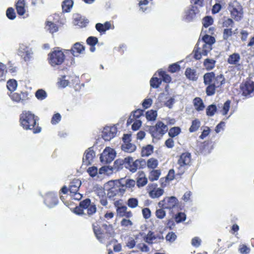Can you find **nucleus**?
Listing matches in <instances>:
<instances>
[{"mask_svg": "<svg viewBox=\"0 0 254 254\" xmlns=\"http://www.w3.org/2000/svg\"><path fill=\"white\" fill-rule=\"evenodd\" d=\"M216 111L217 107L216 105L212 104L207 107L206 111V113L208 116L212 117L214 115Z\"/></svg>", "mask_w": 254, "mask_h": 254, "instance_id": "obj_40", "label": "nucleus"}, {"mask_svg": "<svg viewBox=\"0 0 254 254\" xmlns=\"http://www.w3.org/2000/svg\"><path fill=\"white\" fill-rule=\"evenodd\" d=\"M93 203L89 198H86L80 202L79 207L75 208L74 212L78 215L85 214V210Z\"/></svg>", "mask_w": 254, "mask_h": 254, "instance_id": "obj_17", "label": "nucleus"}, {"mask_svg": "<svg viewBox=\"0 0 254 254\" xmlns=\"http://www.w3.org/2000/svg\"><path fill=\"white\" fill-rule=\"evenodd\" d=\"M105 190L107 191V196L111 199H115L122 196L125 192V186L120 185L118 182L110 181L105 184Z\"/></svg>", "mask_w": 254, "mask_h": 254, "instance_id": "obj_3", "label": "nucleus"}, {"mask_svg": "<svg viewBox=\"0 0 254 254\" xmlns=\"http://www.w3.org/2000/svg\"><path fill=\"white\" fill-rule=\"evenodd\" d=\"M117 132L116 128L114 127H106L102 131V136L106 141H109L115 137Z\"/></svg>", "mask_w": 254, "mask_h": 254, "instance_id": "obj_15", "label": "nucleus"}, {"mask_svg": "<svg viewBox=\"0 0 254 254\" xmlns=\"http://www.w3.org/2000/svg\"><path fill=\"white\" fill-rule=\"evenodd\" d=\"M195 109L197 111H201L205 108L204 104L202 100L199 97H196L193 101Z\"/></svg>", "mask_w": 254, "mask_h": 254, "instance_id": "obj_27", "label": "nucleus"}, {"mask_svg": "<svg viewBox=\"0 0 254 254\" xmlns=\"http://www.w3.org/2000/svg\"><path fill=\"white\" fill-rule=\"evenodd\" d=\"M186 216L184 213L179 212L175 217V221L177 223H180L181 222L185 221L186 220Z\"/></svg>", "mask_w": 254, "mask_h": 254, "instance_id": "obj_55", "label": "nucleus"}, {"mask_svg": "<svg viewBox=\"0 0 254 254\" xmlns=\"http://www.w3.org/2000/svg\"><path fill=\"white\" fill-rule=\"evenodd\" d=\"M65 77V76H62V77L58 81V83L60 86L63 88L66 87L69 84L68 80L66 79Z\"/></svg>", "mask_w": 254, "mask_h": 254, "instance_id": "obj_58", "label": "nucleus"}, {"mask_svg": "<svg viewBox=\"0 0 254 254\" xmlns=\"http://www.w3.org/2000/svg\"><path fill=\"white\" fill-rule=\"evenodd\" d=\"M203 80L205 85L213 84V83H215V85H222L225 81L222 74H219L216 76L213 72L205 73L203 75Z\"/></svg>", "mask_w": 254, "mask_h": 254, "instance_id": "obj_7", "label": "nucleus"}, {"mask_svg": "<svg viewBox=\"0 0 254 254\" xmlns=\"http://www.w3.org/2000/svg\"><path fill=\"white\" fill-rule=\"evenodd\" d=\"M179 201L175 196L166 197L158 202V205L160 208L173 210L178 206Z\"/></svg>", "mask_w": 254, "mask_h": 254, "instance_id": "obj_10", "label": "nucleus"}, {"mask_svg": "<svg viewBox=\"0 0 254 254\" xmlns=\"http://www.w3.org/2000/svg\"><path fill=\"white\" fill-rule=\"evenodd\" d=\"M158 74L159 76L162 78L163 81L166 83L170 82L171 81V77L168 74H166L165 71L159 70Z\"/></svg>", "mask_w": 254, "mask_h": 254, "instance_id": "obj_45", "label": "nucleus"}, {"mask_svg": "<svg viewBox=\"0 0 254 254\" xmlns=\"http://www.w3.org/2000/svg\"><path fill=\"white\" fill-rule=\"evenodd\" d=\"M215 42V38L208 35H204L202 40H198L193 51V57L199 60L202 56H206L212 50V45Z\"/></svg>", "mask_w": 254, "mask_h": 254, "instance_id": "obj_1", "label": "nucleus"}, {"mask_svg": "<svg viewBox=\"0 0 254 254\" xmlns=\"http://www.w3.org/2000/svg\"><path fill=\"white\" fill-rule=\"evenodd\" d=\"M243 95L246 97H250L254 95V82L249 79L246 80L241 86Z\"/></svg>", "mask_w": 254, "mask_h": 254, "instance_id": "obj_12", "label": "nucleus"}, {"mask_svg": "<svg viewBox=\"0 0 254 254\" xmlns=\"http://www.w3.org/2000/svg\"><path fill=\"white\" fill-rule=\"evenodd\" d=\"M191 154L189 152L182 153L179 158L177 162L178 169L179 170V174H183L188 168L190 165Z\"/></svg>", "mask_w": 254, "mask_h": 254, "instance_id": "obj_8", "label": "nucleus"}, {"mask_svg": "<svg viewBox=\"0 0 254 254\" xmlns=\"http://www.w3.org/2000/svg\"><path fill=\"white\" fill-rule=\"evenodd\" d=\"M234 24L233 20L230 18H227L223 22V26L227 28L232 27Z\"/></svg>", "mask_w": 254, "mask_h": 254, "instance_id": "obj_56", "label": "nucleus"}, {"mask_svg": "<svg viewBox=\"0 0 254 254\" xmlns=\"http://www.w3.org/2000/svg\"><path fill=\"white\" fill-rule=\"evenodd\" d=\"M181 129L179 127H173L170 129L168 134L171 137H174L180 134Z\"/></svg>", "mask_w": 254, "mask_h": 254, "instance_id": "obj_42", "label": "nucleus"}, {"mask_svg": "<svg viewBox=\"0 0 254 254\" xmlns=\"http://www.w3.org/2000/svg\"><path fill=\"white\" fill-rule=\"evenodd\" d=\"M233 32L231 28H226L224 29L223 38L224 40H227L232 35Z\"/></svg>", "mask_w": 254, "mask_h": 254, "instance_id": "obj_51", "label": "nucleus"}, {"mask_svg": "<svg viewBox=\"0 0 254 254\" xmlns=\"http://www.w3.org/2000/svg\"><path fill=\"white\" fill-rule=\"evenodd\" d=\"M145 165V162L143 159H137L131 164V166H128L127 169L129 170L130 171L134 173L136 172L138 168H141Z\"/></svg>", "mask_w": 254, "mask_h": 254, "instance_id": "obj_20", "label": "nucleus"}, {"mask_svg": "<svg viewBox=\"0 0 254 254\" xmlns=\"http://www.w3.org/2000/svg\"><path fill=\"white\" fill-rule=\"evenodd\" d=\"M46 26L48 30H49L50 32L51 33H54L58 30L57 25L52 22L48 21Z\"/></svg>", "mask_w": 254, "mask_h": 254, "instance_id": "obj_43", "label": "nucleus"}, {"mask_svg": "<svg viewBox=\"0 0 254 254\" xmlns=\"http://www.w3.org/2000/svg\"><path fill=\"white\" fill-rule=\"evenodd\" d=\"M17 54L25 62H28L33 58V52L28 45L22 43L19 45Z\"/></svg>", "mask_w": 254, "mask_h": 254, "instance_id": "obj_9", "label": "nucleus"}, {"mask_svg": "<svg viewBox=\"0 0 254 254\" xmlns=\"http://www.w3.org/2000/svg\"><path fill=\"white\" fill-rule=\"evenodd\" d=\"M157 116V111L155 110H151L146 113V118L148 121H155Z\"/></svg>", "mask_w": 254, "mask_h": 254, "instance_id": "obj_38", "label": "nucleus"}, {"mask_svg": "<svg viewBox=\"0 0 254 254\" xmlns=\"http://www.w3.org/2000/svg\"><path fill=\"white\" fill-rule=\"evenodd\" d=\"M61 120V116L60 114L57 113L53 116L51 120V123L53 125L58 124Z\"/></svg>", "mask_w": 254, "mask_h": 254, "instance_id": "obj_61", "label": "nucleus"}, {"mask_svg": "<svg viewBox=\"0 0 254 254\" xmlns=\"http://www.w3.org/2000/svg\"><path fill=\"white\" fill-rule=\"evenodd\" d=\"M6 14L7 17L11 20H13L16 17L15 12L14 9L12 7H9L7 8L6 12Z\"/></svg>", "mask_w": 254, "mask_h": 254, "instance_id": "obj_49", "label": "nucleus"}, {"mask_svg": "<svg viewBox=\"0 0 254 254\" xmlns=\"http://www.w3.org/2000/svg\"><path fill=\"white\" fill-rule=\"evenodd\" d=\"M35 96L38 99L42 100L47 97V93L44 90L39 89L36 92Z\"/></svg>", "mask_w": 254, "mask_h": 254, "instance_id": "obj_47", "label": "nucleus"}, {"mask_svg": "<svg viewBox=\"0 0 254 254\" xmlns=\"http://www.w3.org/2000/svg\"><path fill=\"white\" fill-rule=\"evenodd\" d=\"M152 100L150 98L145 99L143 100L142 105L144 109L149 108L152 104Z\"/></svg>", "mask_w": 254, "mask_h": 254, "instance_id": "obj_63", "label": "nucleus"}, {"mask_svg": "<svg viewBox=\"0 0 254 254\" xmlns=\"http://www.w3.org/2000/svg\"><path fill=\"white\" fill-rule=\"evenodd\" d=\"M240 55L238 53H234L229 56L228 62L231 64H236L240 61Z\"/></svg>", "mask_w": 254, "mask_h": 254, "instance_id": "obj_30", "label": "nucleus"}, {"mask_svg": "<svg viewBox=\"0 0 254 254\" xmlns=\"http://www.w3.org/2000/svg\"><path fill=\"white\" fill-rule=\"evenodd\" d=\"M185 75L188 79L193 81H196L198 78L196 70L193 68H187L185 71Z\"/></svg>", "mask_w": 254, "mask_h": 254, "instance_id": "obj_25", "label": "nucleus"}, {"mask_svg": "<svg viewBox=\"0 0 254 254\" xmlns=\"http://www.w3.org/2000/svg\"><path fill=\"white\" fill-rule=\"evenodd\" d=\"M167 125L162 122H158L155 126L149 127V131L151 136L154 138H160L168 131Z\"/></svg>", "mask_w": 254, "mask_h": 254, "instance_id": "obj_6", "label": "nucleus"}, {"mask_svg": "<svg viewBox=\"0 0 254 254\" xmlns=\"http://www.w3.org/2000/svg\"><path fill=\"white\" fill-rule=\"evenodd\" d=\"M5 69V65L2 63H0V80H4L6 72Z\"/></svg>", "mask_w": 254, "mask_h": 254, "instance_id": "obj_53", "label": "nucleus"}, {"mask_svg": "<svg viewBox=\"0 0 254 254\" xmlns=\"http://www.w3.org/2000/svg\"><path fill=\"white\" fill-rule=\"evenodd\" d=\"M147 183V179L145 177L143 173L139 175V177L137 179L136 184L138 187L145 186Z\"/></svg>", "mask_w": 254, "mask_h": 254, "instance_id": "obj_36", "label": "nucleus"}, {"mask_svg": "<svg viewBox=\"0 0 254 254\" xmlns=\"http://www.w3.org/2000/svg\"><path fill=\"white\" fill-rule=\"evenodd\" d=\"M85 212L86 214L87 213L89 216L93 215L96 212V205L93 203L85 210Z\"/></svg>", "mask_w": 254, "mask_h": 254, "instance_id": "obj_50", "label": "nucleus"}, {"mask_svg": "<svg viewBox=\"0 0 254 254\" xmlns=\"http://www.w3.org/2000/svg\"><path fill=\"white\" fill-rule=\"evenodd\" d=\"M164 190L161 188H154L149 192V196L152 198H158L164 193Z\"/></svg>", "mask_w": 254, "mask_h": 254, "instance_id": "obj_28", "label": "nucleus"}, {"mask_svg": "<svg viewBox=\"0 0 254 254\" xmlns=\"http://www.w3.org/2000/svg\"><path fill=\"white\" fill-rule=\"evenodd\" d=\"M95 156L94 151L90 148L86 150L83 157V162L85 165L91 164Z\"/></svg>", "mask_w": 254, "mask_h": 254, "instance_id": "obj_18", "label": "nucleus"}, {"mask_svg": "<svg viewBox=\"0 0 254 254\" xmlns=\"http://www.w3.org/2000/svg\"><path fill=\"white\" fill-rule=\"evenodd\" d=\"M127 204L128 207L134 208L138 206V201L136 198H130L128 199Z\"/></svg>", "mask_w": 254, "mask_h": 254, "instance_id": "obj_46", "label": "nucleus"}, {"mask_svg": "<svg viewBox=\"0 0 254 254\" xmlns=\"http://www.w3.org/2000/svg\"><path fill=\"white\" fill-rule=\"evenodd\" d=\"M38 120V118L30 111H23L20 116V124L25 130H33L34 133H39L41 128L39 127H34Z\"/></svg>", "mask_w": 254, "mask_h": 254, "instance_id": "obj_2", "label": "nucleus"}, {"mask_svg": "<svg viewBox=\"0 0 254 254\" xmlns=\"http://www.w3.org/2000/svg\"><path fill=\"white\" fill-rule=\"evenodd\" d=\"M158 160L154 158H150L147 161V167L151 169H154L158 166Z\"/></svg>", "mask_w": 254, "mask_h": 254, "instance_id": "obj_48", "label": "nucleus"}, {"mask_svg": "<svg viewBox=\"0 0 254 254\" xmlns=\"http://www.w3.org/2000/svg\"><path fill=\"white\" fill-rule=\"evenodd\" d=\"M87 43L91 46H94L98 42V39L95 37H89L86 40Z\"/></svg>", "mask_w": 254, "mask_h": 254, "instance_id": "obj_60", "label": "nucleus"}, {"mask_svg": "<svg viewBox=\"0 0 254 254\" xmlns=\"http://www.w3.org/2000/svg\"><path fill=\"white\" fill-rule=\"evenodd\" d=\"M161 83V80L157 77H152L150 81V86L154 88H157Z\"/></svg>", "mask_w": 254, "mask_h": 254, "instance_id": "obj_44", "label": "nucleus"}, {"mask_svg": "<svg viewBox=\"0 0 254 254\" xmlns=\"http://www.w3.org/2000/svg\"><path fill=\"white\" fill-rule=\"evenodd\" d=\"M16 9L19 15H23L26 12V2L24 0H18L15 4Z\"/></svg>", "mask_w": 254, "mask_h": 254, "instance_id": "obj_22", "label": "nucleus"}, {"mask_svg": "<svg viewBox=\"0 0 254 254\" xmlns=\"http://www.w3.org/2000/svg\"><path fill=\"white\" fill-rule=\"evenodd\" d=\"M163 208H160L156 211V216L159 219H163L166 216V212Z\"/></svg>", "mask_w": 254, "mask_h": 254, "instance_id": "obj_54", "label": "nucleus"}, {"mask_svg": "<svg viewBox=\"0 0 254 254\" xmlns=\"http://www.w3.org/2000/svg\"><path fill=\"white\" fill-rule=\"evenodd\" d=\"M119 201H117L115 202V205L117 207V212L120 216H124L125 213L127 210V207L126 206H118Z\"/></svg>", "mask_w": 254, "mask_h": 254, "instance_id": "obj_33", "label": "nucleus"}, {"mask_svg": "<svg viewBox=\"0 0 254 254\" xmlns=\"http://www.w3.org/2000/svg\"><path fill=\"white\" fill-rule=\"evenodd\" d=\"M177 238V235L173 232L169 233L166 236V239L167 241L172 243L174 242Z\"/></svg>", "mask_w": 254, "mask_h": 254, "instance_id": "obj_57", "label": "nucleus"}, {"mask_svg": "<svg viewBox=\"0 0 254 254\" xmlns=\"http://www.w3.org/2000/svg\"><path fill=\"white\" fill-rule=\"evenodd\" d=\"M163 239V236L161 234L155 235L151 231L143 237L144 241L149 245L160 243Z\"/></svg>", "mask_w": 254, "mask_h": 254, "instance_id": "obj_13", "label": "nucleus"}, {"mask_svg": "<svg viewBox=\"0 0 254 254\" xmlns=\"http://www.w3.org/2000/svg\"><path fill=\"white\" fill-rule=\"evenodd\" d=\"M230 103H231L230 101L227 100L224 104V105L223 107V110H222V115H226L227 114V113L228 112L229 109H230Z\"/></svg>", "mask_w": 254, "mask_h": 254, "instance_id": "obj_59", "label": "nucleus"}, {"mask_svg": "<svg viewBox=\"0 0 254 254\" xmlns=\"http://www.w3.org/2000/svg\"><path fill=\"white\" fill-rule=\"evenodd\" d=\"M239 251L242 254H248L250 252V249L245 245H242L240 246Z\"/></svg>", "mask_w": 254, "mask_h": 254, "instance_id": "obj_62", "label": "nucleus"}, {"mask_svg": "<svg viewBox=\"0 0 254 254\" xmlns=\"http://www.w3.org/2000/svg\"><path fill=\"white\" fill-rule=\"evenodd\" d=\"M73 4L72 0H65L62 4L63 10L65 12H68L72 7Z\"/></svg>", "mask_w": 254, "mask_h": 254, "instance_id": "obj_39", "label": "nucleus"}, {"mask_svg": "<svg viewBox=\"0 0 254 254\" xmlns=\"http://www.w3.org/2000/svg\"><path fill=\"white\" fill-rule=\"evenodd\" d=\"M222 85H215V83L213 84H209L206 88V93L208 96H212L215 93L216 88L219 87Z\"/></svg>", "mask_w": 254, "mask_h": 254, "instance_id": "obj_31", "label": "nucleus"}, {"mask_svg": "<svg viewBox=\"0 0 254 254\" xmlns=\"http://www.w3.org/2000/svg\"><path fill=\"white\" fill-rule=\"evenodd\" d=\"M84 51V47L80 43L77 42L73 45L71 49V53L73 56L77 57L79 54H83Z\"/></svg>", "mask_w": 254, "mask_h": 254, "instance_id": "obj_19", "label": "nucleus"}, {"mask_svg": "<svg viewBox=\"0 0 254 254\" xmlns=\"http://www.w3.org/2000/svg\"><path fill=\"white\" fill-rule=\"evenodd\" d=\"M116 152L113 148L107 147L101 154L100 159L103 164L111 163L115 159Z\"/></svg>", "mask_w": 254, "mask_h": 254, "instance_id": "obj_11", "label": "nucleus"}, {"mask_svg": "<svg viewBox=\"0 0 254 254\" xmlns=\"http://www.w3.org/2000/svg\"><path fill=\"white\" fill-rule=\"evenodd\" d=\"M7 88L10 91H14L16 90L17 83L15 79H10L7 82Z\"/></svg>", "mask_w": 254, "mask_h": 254, "instance_id": "obj_37", "label": "nucleus"}, {"mask_svg": "<svg viewBox=\"0 0 254 254\" xmlns=\"http://www.w3.org/2000/svg\"><path fill=\"white\" fill-rule=\"evenodd\" d=\"M87 172L90 176L93 177L98 174V169L96 167H89Z\"/></svg>", "mask_w": 254, "mask_h": 254, "instance_id": "obj_64", "label": "nucleus"}, {"mask_svg": "<svg viewBox=\"0 0 254 254\" xmlns=\"http://www.w3.org/2000/svg\"><path fill=\"white\" fill-rule=\"evenodd\" d=\"M153 151V146L151 145H147L143 146L141 150V156L142 157H147L150 155Z\"/></svg>", "mask_w": 254, "mask_h": 254, "instance_id": "obj_29", "label": "nucleus"}, {"mask_svg": "<svg viewBox=\"0 0 254 254\" xmlns=\"http://www.w3.org/2000/svg\"><path fill=\"white\" fill-rule=\"evenodd\" d=\"M9 96L13 101L17 103L21 102L23 104H24L26 101L29 99L28 94L27 92H21L20 94L17 93H11Z\"/></svg>", "mask_w": 254, "mask_h": 254, "instance_id": "obj_16", "label": "nucleus"}, {"mask_svg": "<svg viewBox=\"0 0 254 254\" xmlns=\"http://www.w3.org/2000/svg\"><path fill=\"white\" fill-rule=\"evenodd\" d=\"M87 19H85L79 15L76 14L74 16V24L80 27H85L88 23Z\"/></svg>", "mask_w": 254, "mask_h": 254, "instance_id": "obj_24", "label": "nucleus"}, {"mask_svg": "<svg viewBox=\"0 0 254 254\" xmlns=\"http://www.w3.org/2000/svg\"><path fill=\"white\" fill-rule=\"evenodd\" d=\"M213 20L211 17L206 16L203 19V25L205 27H208L213 23Z\"/></svg>", "mask_w": 254, "mask_h": 254, "instance_id": "obj_52", "label": "nucleus"}, {"mask_svg": "<svg viewBox=\"0 0 254 254\" xmlns=\"http://www.w3.org/2000/svg\"><path fill=\"white\" fill-rule=\"evenodd\" d=\"M64 59L65 55L59 48L54 49V50L48 55L49 63L53 67L62 64Z\"/></svg>", "mask_w": 254, "mask_h": 254, "instance_id": "obj_4", "label": "nucleus"}, {"mask_svg": "<svg viewBox=\"0 0 254 254\" xmlns=\"http://www.w3.org/2000/svg\"><path fill=\"white\" fill-rule=\"evenodd\" d=\"M195 12L193 6L185 10L184 18L187 21L190 22L192 21L195 18Z\"/></svg>", "mask_w": 254, "mask_h": 254, "instance_id": "obj_21", "label": "nucleus"}, {"mask_svg": "<svg viewBox=\"0 0 254 254\" xmlns=\"http://www.w3.org/2000/svg\"><path fill=\"white\" fill-rule=\"evenodd\" d=\"M44 203L49 208H53L58 204V195L53 192L47 193L44 197Z\"/></svg>", "mask_w": 254, "mask_h": 254, "instance_id": "obj_14", "label": "nucleus"}, {"mask_svg": "<svg viewBox=\"0 0 254 254\" xmlns=\"http://www.w3.org/2000/svg\"><path fill=\"white\" fill-rule=\"evenodd\" d=\"M143 110L141 109H137L130 116V118L127 121V124L131 122V120L133 119H138L141 116L143 115Z\"/></svg>", "mask_w": 254, "mask_h": 254, "instance_id": "obj_35", "label": "nucleus"}, {"mask_svg": "<svg viewBox=\"0 0 254 254\" xmlns=\"http://www.w3.org/2000/svg\"><path fill=\"white\" fill-rule=\"evenodd\" d=\"M228 10L231 17L236 21H240L243 17V8L242 6L236 0L229 3Z\"/></svg>", "mask_w": 254, "mask_h": 254, "instance_id": "obj_5", "label": "nucleus"}, {"mask_svg": "<svg viewBox=\"0 0 254 254\" xmlns=\"http://www.w3.org/2000/svg\"><path fill=\"white\" fill-rule=\"evenodd\" d=\"M160 175L161 172L159 170H153L150 172L148 178L150 181L153 182L157 180Z\"/></svg>", "mask_w": 254, "mask_h": 254, "instance_id": "obj_32", "label": "nucleus"}, {"mask_svg": "<svg viewBox=\"0 0 254 254\" xmlns=\"http://www.w3.org/2000/svg\"><path fill=\"white\" fill-rule=\"evenodd\" d=\"M136 146L129 142L125 141L124 144L122 145V149L125 152L131 153L136 150Z\"/></svg>", "mask_w": 254, "mask_h": 254, "instance_id": "obj_26", "label": "nucleus"}, {"mask_svg": "<svg viewBox=\"0 0 254 254\" xmlns=\"http://www.w3.org/2000/svg\"><path fill=\"white\" fill-rule=\"evenodd\" d=\"M204 65L208 70L213 68L215 65V61L213 59H206L204 61Z\"/></svg>", "mask_w": 254, "mask_h": 254, "instance_id": "obj_34", "label": "nucleus"}, {"mask_svg": "<svg viewBox=\"0 0 254 254\" xmlns=\"http://www.w3.org/2000/svg\"><path fill=\"white\" fill-rule=\"evenodd\" d=\"M200 126V121L198 120H194L192 122V124L189 129V130L191 132H194L199 128Z\"/></svg>", "mask_w": 254, "mask_h": 254, "instance_id": "obj_41", "label": "nucleus"}, {"mask_svg": "<svg viewBox=\"0 0 254 254\" xmlns=\"http://www.w3.org/2000/svg\"><path fill=\"white\" fill-rule=\"evenodd\" d=\"M81 185V182L79 179H74L69 185V190L70 193H76L78 191Z\"/></svg>", "mask_w": 254, "mask_h": 254, "instance_id": "obj_23", "label": "nucleus"}]
</instances>
